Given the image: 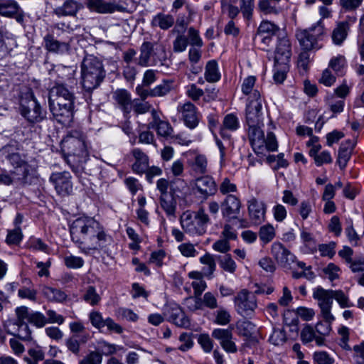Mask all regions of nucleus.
I'll return each instance as SVG.
<instances>
[{
    "label": "nucleus",
    "mask_w": 364,
    "mask_h": 364,
    "mask_svg": "<svg viewBox=\"0 0 364 364\" xmlns=\"http://www.w3.org/2000/svg\"><path fill=\"white\" fill-rule=\"evenodd\" d=\"M16 318L13 320H9L7 321L9 326H12L14 329V332L8 333L24 341H29L31 339V330L28 326L26 321L24 318H21V314L15 309Z\"/></svg>",
    "instance_id": "17"
},
{
    "label": "nucleus",
    "mask_w": 364,
    "mask_h": 364,
    "mask_svg": "<svg viewBox=\"0 0 364 364\" xmlns=\"http://www.w3.org/2000/svg\"><path fill=\"white\" fill-rule=\"evenodd\" d=\"M266 207L263 202L253 198L248 201V212L251 220L259 225L264 220Z\"/></svg>",
    "instance_id": "25"
},
{
    "label": "nucleus",
    "mask_w": 364,
    "mask_h": 364,
    "mask_svg": "<svg viewBox=\"0 0 364 364\" xmlns=\"http://www.w3.org/2000/svg\"><path fill=\"white\" fill-rule=\"evenodd\" d=\"M172 88L171 80H164L162 83L151 90V97H163L167 95Z\"/></svg>",
    "instance_id": "44"
},
{
    "label": "nucleus",
    "mask_w": 364,
    "mask_h": 364,
    "mask_svg": "<svg viewBox=\"0 0 364 364\" xmlns=\"http://www.w3.org/2000/svg\"><path fill=\"white\" fill-rule=\"evenodd\" d=\"M153 43L145 41L140 48V55L139 57L138 64L142 67L157 65L159 63L161 66L168 67V59L164 48L161 47L159 53H154Z\"/></svg>",
    "instance_id": "9"
},
{
    "label": "nucleus",
    "mask_w": 364,
    "mask_h": 364,
    "mask_svg": "<svg viewBox=\"0 0 364 364\" xmlns=\"http://www.w3.org/2000/svg\"><path fill=\"white\" fill-rule=\"evenodd\" d=\"M269 341L274 346H279L286 341V334L284 330L279 328H274L272 333L270 335Z\"/></svg>",
    "instance_id": "53"
},
{
    "label": "nucleus",
    "mask_w": 364,
    "mask_h": 364,
    "mask_svg": "<svg viewBox=\"0 0 364 364\" xmlns=\"http://www.w3.org/2000/svg\"><path fill=\"white\" fill-rule=\"evenodd\" d=\"M83 8V5L76 0H65L61 5L53 9V14L58 18L75 17Z\"/></svg>",
    "instance_id": "19"
},
{
    "label": "nucleus",
    "mask_w": 364,
    "mask_h": 364,
    "mask_svg": "<svg viewBox=\"0 0 364 364\" xmlns=\"http://www.w3.org/2000/svg\"><path fill=\"white\" fill-rule=\"evenodd\" d=\"M230 321V314L224 308H220L215 312V323L220 326H225L228 325Z\"/></svg>",
    "instance_id": "47"
},
{
    "label": "nucleus",
    "mask_w": 364,
    "mask_h": 364,
    "mask_svg": "<svg viewBox=\"0 0 364 364\" xmlns=\"http://www.w3.org/2000/svg\"><path fill=\"white\" fill-rule=\"evenodd\" d=\"M28 353L33 358V360L28 357L23 358L28 364H37L38 361L43 360L44 358V353L39 347L30 348Z\"/></svg>",
    "instance_id": "49"
},
{
    "label": "nucleus",
    "mask_w": 364,
    "mask_h": 364,
    "mask_svg": "<svg viewBox=\"0 0 364 364\" xmlns=\"http://www.w3.org/2000/svg\"><path fill=\"white\" fill-rule=\"evenodd\" d=\"M219 190L223 195H230V193L237 191V186L235 183H231L228 178H225L220 185Z\"/></svg>",
    "instance_id": "62"
},
{
    "label": "nucleus",
    "mask_w": 364,
    "mask_h": 364,
    "mask_svg": "<svg viewBox=\"0 0 364 364\" xmlns=\"http://www.w3.org/2000/svg\"><path fill=\"white\" fill-rule=\"evenodd\" d=\"M151 23L154 26H159L163 30H166L173 25L174 18L171 15L159 14L154 17Z\"/></svg>",
    "instance_id": "41"
},
{
    "label": "nucleus",
    "mask_w": 364,
    "mask_h": 364,
    "mask_svg": "<svg viewBox=\"0 0 364 364\" xmlns=\"http://www.w3.org/2000/svg\"><path fill=\"white\" fill-rule=\"evenodd\" d=\"M324 35V26L322 20L307 29L297 30L296 37L301 46L306 50L319 48L318 41Z\"/></svg>",
    "instance_id": "7"
},
{
    "label": "nucleus",
    "mask_w": 364,
    "mask_h": 364,
    "mask_svg": "<svg viewBox=\"0 0 364 364\" xmlns=\"http://www.w3.org/2000/svg\"><path fill=\"white\" fill-rule=\"evenodd\" d=\"M207 159L204 155H197L193 163V169L196 173H205L207 172Z\"/></svg>",
    "instance_id": "54"
},
{
    "label": "nucleus",
    "mask_w": 364,
    "mask_h": 364,
    "mask_svg": "<svg viewBox=\"0 0 364 364\" xmlns=\"http://www.w3.org/2000/svg\"><path fill=\"white\" fill-rule=\"evenodd\" d=\"M71 176L68 171L57 172L51 174L50 181L55 186L57 193L61 196H68L73 191Z\"/></svg>",
    "instance_id": "13"
},
{
    "label": "nucleus",
    "mask_w": 364,
    "mask_h": 364,
    "mask_svg": "<svg viewBox=\"0 0 364 364\" xmlns=\"http://www.w3.org/2000/svg\"><path fill=\"white\" fill-rule=\"evenodd\" d=\"M86 5L90 11L99 14H112L117 9L114 3L105 0H86Z\"/></svg>",
    "instance_id": "28"
},
{
    "label": "nucleus",
    "mask_w": 364,
    "mask_h": 364,
    "mask_svg": "<svg viewBox=\"0 0 364 364\" xmlns=\"http://www.w3.org/2000/svg\"><path fill=\"white\" fill-rule=\"evenodd\" d=\"M188 191L187 183L181 178H175L171 182V194L178 198H183Z\"/></svg>",
    "instance_id": "39"
},
{
    "label": "nucleus",
    "mask_w": 364,
    "mask_h": 364,
    "mask_svg": "<svg viewBox=\"0 0 364 364\" xmlns=\"http://www.w3.org/2000/svg\"><path fill=\"white\" fill-rule=\"evenodd\" d=\"M262 104L260 93L254 90L249 97L245 109V120L247 126L264 125Z\"/></svg>",
    "instance_id": "10"
},
{
    "label": "nucleus",
    "mask_w": 364,
    "mask_h": 364,
    "mask_svg": "<svg viewBox=\"0 0 364 364\" xmlns=\"http://www.w3.org/2000/svg\"><path fill=\"white\" fill-rule=\"evenodd\" d=\"M354 146V141L350 139L345 141L341 144L338 153L337 163L341 169L346 166L348 161L350 159Z\"/></svg>",
    "instance_id": "29"
},
{
    "label": "nucleus",
    "mask_w": 364,
    "mask_h": 364,
    "mask_svg": "<svg viewBox=\"0 0 364 364\" xmlns=\"http://www.w3.org/2000/svg\"><path fill=\"white\" fill-rule=\"evenodd\" d=\"M259 236L263 242L268 243L275 236L274 227L269 224L262 226L259 229Z\"/></svg>",
    "instance_id": "46"
},
{
    "label": "nucleus",
    "mask_w": 364,
    "mask_h": 364,
    "mask_svg": "<svg viewBox=\"0 0 364 364\" xmlns=\"http://www.w3.org/2000/svg\"><path fill=\"white\" fill-rule=\"evenodd\" d=\"M176 38L173 43V48L175 52H182L186 49L188 38L183 33H178Z\"/></svg>",
    "instance_id": "64"
},
{
    "label": "nucleus",
    "mask_w": 364,
    "mask_h": 364,
    "mask_svg": "<svg viewBox=\"0 0 364 364\" xmlns=\"http://www.w3.org/2000/svg\"><path fill=\"white\" fill-rule=\"evenodd\" d=\"M212 336L220 341V343L224 342L230 338H232L233 335L231 329L225 328H215L212 332Z\"/></svg>",
    "instance_id": "55"
},
{
    "label": "nucleus",
    "mask_w": 364,
    "mask_h": 364,
    "mask_svg": "<svg viewBox=\"0 0 364 364\" xmlns=\"http://www.w3.org/2000/svg\"><path fill=\"white\" fill-rule=\"evenodd\" d=\"M153 120L148 124V129H154L158 135L168 137L171 136L173 129L168 122L161 120L157 112L155 109L151 111Z\"/></svg>",
    "instance_id": "26"
},
{
    "label": "nucleus",
    "mask_w": 364,
    "mask_h": 364,
    "mask_svg": "<svg viewBox=\"0 0 364 364\" xmlns=\"http://www.w3.org/2000/svg\"><path fill=\"white\" fill-rule=\"evenodd\" d=\"M280 32L281 31L279 26L269 21H263L261 22L257 29V34H258V36H262L264 35L272 36L278 35V36H280Z\"/></svg>",
    "instance_id": "40"
},
{
    "label": "nucleus",
    "mask_w": 364,
    "mask_h": 364,
    "mask_svg": "<svg viewBox=\"0 0 364 364\" xmlns=\"http://www.w3.org/2000/svg\"><path fill=\"white\" fill-rule=\"evenodd\" d=\"M291 47L290 41L285 35L278 36L274 56L276 63L289 64L291 55Z\"/></svg>",
    "instance_id": "20"
},
{
    "label": "nucleus",
    "mask_w": 364,
    "mask_h": 364,
    "mask_svg": "<svg viewBox=\"0 0 364 364\" xmlns=\"http://www.w3.org/2000/svg\"><path fill=\"white\" fill-rule=\"evenodd\" d=\"M238 334L247 338H250L255 329V326L250 321H241L237 323Z\"/></svg>",
    "instance_id": "43"
},
{
    "label": "nucleus",
    "mask_w": 364,
    "mask_h": 364,
    "mask_svg": "<svg viewBox=\"0 0 364 364\" xmlns=\"http://www.w3.org/2000/svg\"><path fill=\"white\" fill-rule=\"evenodd\" d=\"M178 249L181 255L186 257H194L198 253L194 245L190 242L181 244Z\"/></svg>",
    "instance_id": "61"
},
{
    "label": "nucleus",
    "mask_w": 364,
    "mask_h": 364,
    "mask_svg": "<svg viewBox=\"0 0 364 364\" xmlns=\"http://www.w3.org/2000/svg\"><path fill=\"white\" fill-rule=\"evenodd\" d=\"M135 159L132 165V170L137 173H144L149 167V158L141 149L136 148L132 151Z\"/></svg>",
    "instance_id": "30"
},
{
    "label": "nucleus",
    "mask_w": 364,
    "mask_h": 364,
    "mask_svg": "<svg viewBox=\"0 0 364 364\" xmlns=\"http://www.w3.org/2000/svg\"><path fill=\"white\" fill-rule=\"evenodd\" d=\"M102 361V353L97 351H91L85 355L79 364H101Z\"/></svg>",
    "instance_id": "56"
},
{
    "label": "nucleus",
    "mask_w": 364,
    "mask_h": 364,
    "mask_svg": "<svg viewBox=\"0 0 364 364\" xmlns=\"http://www.w3.org/2000/svg\"><path fill=\"white\" fill-rule=\"evenodd\" d=\"M75 99L74 94L63 84H57L50 90L49 108L59 123L67 124L72 121Z\"/></svg>",
    "instance_id": "2"
},
{
    "label": "nucleus",
    "mask_w": 364,
    "mask_h": 364,
    "mask_svg": "<svg viewBox=\"0 0 364 364\" xmlns=\"http://www.w3.org/2000/svg\"><path fill=\"white\" fill-rule=\"evenodd\" d=\"M234 301L236 311L242 316L252 315L257 306L255 295L245 289L240 291Z\"/></svg>",
    "instance_id": "12"
},
{
    "label": "nucleus",
    "mask_w": 364,
    "mask_h": 364,
    "mask_svg": "<svg viewBox=\"0 0 364 364\" xmlns=\"http://www.w3.org/2000/svg\"><path fill=\"white\" fill-rule=\"evenodd\" d=\"M240 10L245 18L250 19L252 16L255 7V0H240Z\"/></svg>",
    "instance_id": "59"
},
{
    "label": "nucleus",
    "mask_w": 364,
    "mask_h": 364,
    "mask_svg": "<svg viewBox=\"0 0 364 364\" xmlns=\"http://www.w3.org/2000/svg\"><path fill=\"white\" fill-rule=\"evenodd\" d=\"M113 99L125 112H129L132 106L130 93L125 89H117L113 92Z\"/></svg>",
    "instance_id": "31"
},
{
    "label": "nucleus",
    "mask_w": 364,
    "mask_h": 364,
    "mask_svg": "<svg viewBox=\"0 0 364 364\" xmlns=\"http://www.w3.org/2000/svg\"><path fill=\"white\" fill-rule=\"evenodd\" d=\"M170 319L178 327L189 328L191 326L190 319L179 306L172 308Z\"/></svg>",
    "instance_id": "32"
},
{
    "label": "nucleus",
    "mask_w": 364,
    "mask_h": 364,
    "mask_svg": "<svg viewBox=\"0 0 364 364\" xmlns=\"http://www.w3.org/2000/svg\"><path fill=\"white\" fill-rule=\"evenodd\" d=\"M70 41L71 39L68 41H60L50 33H48L43 37L45 48L49 52L58 54L68 53L70 50Z\"/></svg>",
    "instance_id": "22"
},
{
    "label": "nucleus",
    "mask_w": 364,
    "mask_h": 364,
    "mask_svg": "<svg viewBox=\"0 0 364 364\" xmlns=\"http://www.w3.org/2000/svg\"><path fill=\"white\" fill-rule=\"evenodd\" d=\"M331 331V323L327 322L319 321L315 326L306 323L301 330L300 338L303 344L315 341L316 346H323L326 345V338Z\"/></svg>",
    "instance_id": "6"
},
{
    "label": "nucleus",
    "mask_w": 364,
    "mask_h": 364,
    "mask_svg": "<svg viewBox=\"0 0 364 364\" xmlns=\"http://www.w3.org/2000/svg\"><path fill=\"white\" fill-rule=\"evenodd\" d=\"M62 149L68 155L84 156L87 155L85 135L77 130H72L62 141Z\"/></svg>",
    "instance_id": "8"
},
{
    "label": "nucleus",
    "mask_w": 364,
    "mask_h": 364,
    "mask_svg": "<svg viewBox=\"0 0 364 364\" xmlns=\"http://www.w3.org/2000/svg\"><path fill=\"white\" fill-rule=\"evenodd\" d=\"M89 318L94 327L100 329L105 326V319L103 318L100 312L91 311L89 314Z\"/></svg>",
    "instance_id": "63"
},
{
    "label": "nucleus",
    "mask_w": 364,
    "mask_h": 364,
    "mask_svg": "<svg viewBox=\"0 0 364 364\" xmlns=\"http://www.w3.org/2000/svg\"><path fill=\"white\" fill-rule=\"evenodd\" d=\"M336 243L335 242H330L328 244H320L318 245V250L321 257H328L333 258L336 254Z\"/></svg>",
    "instance_id": "50"
},
{
    "label": "nucleus",
    "mask_w": 364,
    "mask_h": 364,
    "mask_svg": "<svg viewBox=\"0 0 364 364\" xmlns=\"http://www.w3.org/2000/svg\"><path fill=\"white\" fill-rule=\"evenodd\" d=\"M264 125L247 126V134L250 143L257 154H264L265 136L262 127Z\"/></svg>",
    "instance_id": "16"
},
{
    "label": "nucleus",
    "mask_w": 364,
    "mask_h": 364,
    "mask_svg": "<svg viewBox=\"0 0 364 364\" xmlns=\"http://www.w3.org/2000/svg\"><path fill=\"white\" fill-rule=\"evenodd\" d=\"M289 70L288 64H279L274 62V80L277 83H282L287 77Z\"/></svg>",
    "instance_id": "45"
},
{
    "label": "nucleus",
    "mask_w": 364,
    "mask_h": 364,
    "mask_svg": "<svg viewBox=\"0 0 364 364\" xmlns=\"http://www.w3.org/2000/svg\"><path fill=\"white\" fill-rule=\"evenodd\" d=\"M333 299H335L341 308H348L353 306V304L350 302L348 297L341 290H332Z\"/></svg>",
    "instance_id": "51"
},
{
    "label": "nucleus",
    "mask_w": 364,
    "mask_h": 364,
    "mask_svg": "<svg viewBox=\"0 0 364 364\" xmlns=\"http://www.w3.org/2000/svg\"><path fill=\"white\" fill-rule=\"evenodd\" d=\"M20 11V6L14 0H3L0 1V15L13 17Z\"/></svg>",
    "instance_id": "35"
},
{
    "label": "nucleus",
    "mask_w": 364,
    "mask_h": 364,
    "mask_svg": "<svg viewBox=\"0 0 364 364\" xmlns=\"http://www.w3.org/2000/svg\"><path fill=\"white\" fill-rule=\"evenodd\" d=\"M42 292L43 296L52 302L63 303L68 298L67 294L63 291L50 287H44Z\"/></svg>",
    "instance_id": "33"
},
{
    "label": "nucleus",
    "mask_w": 364,
    "mask_h": 364,
    "mask_svg": "<svg viewBox=\"0 0 364 364\" xmlns=\"http://www.w3.org/2000/svg\"><path fill=\"white\" fill-rule=\"evenodd\" d=\"M356 21V18L349 17L348 20L338 22L333 29L331 35L334 44L340 46L346 39L350 29V26Z\"/></svg>",
    "instance_id": "23"
},
{
    "label": "nucleus",
    "mask_w": 364,
    "mask_h": 364,
    "mask_svg": "<svg viewBox=\"0 0 364 364\" xmlns=\"http://www.w3.org/2000/svg\"><path fill=\"white\" fill-rule=\"evenodd\" d=\"M209 222V216L203 208H200L197 212L185 211L180 218L183 230L191 235H203L206 232Z\"/></svg>",
    "instance_id": "4"
},
{
    "label": "nucleus",
    "mask_w": 364,
    "mask_h": 364,
    "mask_svg": "<svg viewBox=\"0 0 364 364\" xmlns=\"http://www.w3.org/2000/svg\"><path fill=\"white\" fill-rule=\"evenodd\" d=\"M175 196L170 194L160 196V204L163 210L168 215H174L176 210Z\"/></svg>",
    "instance_id": "38"
},
{
    "label": "nucleus",
    "mask_w": 364,
    "mask_h": 364,
    "mask_svg": "<svg viewBox=\"0 0 364 364\" xmlns=\"http://www.w3.org/2000/svg\"><path fill=\"white\" fill-rule=\"evenodd\" d=\"M19 109L21 114L31 123L39 122L46 117V112L42 109L31 90L21 94Z\"/></svg>",
    "instance_id": "5"
},
{
    "label": "nucleus",
    "mask_w": 364,
    "mask_h": 364,
    "mask_svg": "<svg viewBox=\"0 0 364 364\" xmlns=\"http://www.w3.org/2000/svg\"><path fill=\"white\" fill-rule=\"evenodd\" d=\"M316 364H333L334 359L325 351L315 352L313 355Z\"/></svg>",
    "instance_id": "57"
},
{
    "label": "nucleus",
    "mask_w": 364,
    "mask_h": 364,
    "mask_svg": "<svg viewBox=\"0 0 364 364\" xmlns=\"http://www.w3.org/2000/svg\"><path fill=\"white\" fill-rule=\"evenodd\" d=\"M105 75L101 60L92 55L85 56L81 63V83L85 90L90 92L99 87Z\"/></svg>",
    "instance_id": "3"
},
{
    "label": "nucleus",
    "mask_w": 364,
    "mask_h": 364,
    "mask_svg": "<svg viewBox=\"0 0 364 364\" xmlns=\"http://www.w3.org/2000/svg\"><path fill=\"white\" fill-rule=\"evenodd\" d=\"M219 264L225 271L230 273H234L237 267L235 261L229 254L225 255L223 257H220Z\"/></svg>",
    "instance_id": "48"
},
{
    "label": "nucleus",
    "mask_w": 364,
    "mask_h": 364,
    "mask_svg": "<svg viewBox=\"0 0 364 364\" xmlns=\"http://www.w3.org/2000/svg\"><path fill=\"white\" fill-rule=\"evenodd\" d=\"M70 235L74 242L85 252L105 250L112 242L104 227L93 218L81 217L73 221Z\"/></svg>",
    "instance_id": "1"
},
{
    "label": "nucleus",
    "mask_w": 364,
    "mask_h": 364,
    "mask_svg": "<svg viewBox=\"0 0 364 364\" xmlns=\"http://www.w3.org/2000/svg\"><path fill=\"white\" fill-rule=\"evenodd\" d=\"M7 160L16 168L22 170V176L18 179L22 183H26V178L29 173V165L25 159V156H21L18 153H11L6 156Z\"/></svg>",
    "instance_id": "27"
},
{
    "label": "nucleus",
    "mask_w": 364,
    "mask_h": 364,
    "mask_svg": "<svg viewBox=\"0 0 364 364\" xmlns=\"http://www.w3.org/2000/svg\"><path fill=\"white\" fill-rule=\"evenodd\" d=\"M313 297L318 301L323 318L327 323H331L335 319L331 313L333 304L332 290H326L322 287H317L314 291Z\"/></svg>",
    "instance_id": "11"
},
{
    "label": "nucleus",
    "mask_w": 364,
    "mask_h": 364,
    "mask_svg": "<svg viewBox=\"0 0 364 364\" xmlns=\"http://www.w3.org/2000/svg\"><path fill=\"white\" fill-rule=\"evenodd\" d=\"M178 110L182 113L185 124L190 129H194L198 124V116L196 106L190 102L178 107Z\"/></svg>",
    "instance_id": "24"
},
{
    "label": "nucleus",
    "mask_w": 364,
    "mask_h": 364,
    "mask_svg": "<svg viewBox=\"0 0 364 364\" xmlns=\"http://www.w3.org/2000/svg\"><path fill=\"white\" fill-rule=\"evenodd\" d=\"M82 299L86 303L92 306H97L101 301V296L93 286H88L85 289Z\"/></svg>",
    "instance_id": "42"
},
{
    "label": "nucleus",
    "mask_w": 364,
    "mask_h": 364,
    "mask_svg": "<svg viewBox=\"0 0 364 364\" xmlns=\"http://www.w3.org/2000/svg\"><path fill=\"white\" fill-rule=\"evenodd\" d=\"M221 213L223 218L237 219L240 212L241 201L235 195H228L220 204Z\"/></svg>",
    "instance_id": "14"
},
{
    "label": "nucleus",
    "mask_w": 364,
    "mask_h": 364,
    "mask_svg": "<svg viewBox=\"0 0 364 364\" xmlns=\"http://www.w3.org/2000/svg\"><path fill=\"white\" fill-rule=\"evenodd\" d=\"M200 262L204 265L202 269L204 276L208 279L212 278L216 269L214 257L209 253H206L200 257Z\"/></svg>",
    "instance_id": "36"
},
{
    "label": "nucleus",
    "mask_w": 364,
    "mask_h": 364,
    "mask_svg": "<svg viewBox=\"0 0 364 364\" xmlns=\"http://www.w3.org/2000/svg\"><path fill=\"white\" fill-rule=\"evenodd\" d=\"M346 65V60L343 56H338L333 58L329 63V67L332 68L338 75L343 74V70Z\"/></svg>",
    "instance_id": "58"
},
{
    "label": "nucleus",
    "mask_w": 364,
    "mask_h": 364,
    "mask_svg": "<svg viewBox=\"0 0 364 364\" xmlns=\"http://www.w3.org/2000/svg\"><path fill=\"white\" fill-rule=\"evenodd\" d=\"M193 186L203 199L214 196L217 192V185L213 177L205 175L196 178Z\"/></svg>",
    "instance_id": "15"
},
{
    "label": "nucleus",
    "mask_w": 364,
    "mask_h": 364,
    "mask_svg": "<svg viewBox=\"0 0 364 364\" xmlns=\"http://www.w3.org/2000/svg\"><path fill=\"white\" fill-rule=\"evenodd\" d=\"M16 310L21 314V318H24L37 328H43L47 323V318L39 311H30L26 306H18Z\"/></svg>",
    "instance_id": "21"
},
{
    "label": "nucleus",
    "mask_w": 364,
    "mask_h": 364,
    "mask_svg": "<svg viewBox=\"0 0 364 364\" xmlns=\"http://www.w3.org/2000/svg\"><path fill=\"white\" fill-rule=\"evenodd\" d=\"M240 127V122L237 117L234 114H227L223 122V126L220 128V135L223 137H228L226 131H236Z\"/></svg>",
    "instance_id": "34"
},
{
    "label": "nucleus",
    "mask_w": 364,
    "mask_h": 364,
    "mask_svg": "<svg viewBox=\"0 0 364 364\" xmlns=\"http://www.w3.org/2000/svg\"><path fill=\"white\" fill-rule=\"evenodd\" d=\"M264 153L267 151H275L278 148V143L276 136L273 132H268L265 137V144H264Z\"/></svg>",
    "instance_id": "60"
},
{
    "label": "nucleus",
    "mask_w": 364,
    "mask_h": 364,
    "mask_svg": "<svg viewBox=\"0 0 364 364\" xmlns=\"http://www.w3.org/2000/svg\"><path fill=\"white\" fill-rule=\"evenodd\" d=\"M205 79L208 82H216L220 79V73L218 70V63L215 60H210L207 63L204 73Z\"/></svg>",
    "instance_id": "37"
},
{
    "label": "nucleus",
    "mask_w": 364,
    "mask_h": 364,
    "mask_svg": "<svg viewBox=\"0 0 364 364\" xmlns=\"http://www.w3.org/2000/svg\"><path fill=\"white\" fill-rule=\"evenodd\" d=\"M272 254L284 268L290 269L291 264L295 262V256L280 242L272 244Z\"/></svg>",
    "instance_id": "18"
},
{
    "label": "nucleus",
    "mask_w": 364,
    "mask_h": 364,
    "mask_svg": "<svg viewBox=\"0 0 364 364\" xmlns=\"http://www.w3.org/2000/svg\"><path fill=\"white\" fill-rule=\"evenodd\" d=\"M283 321L286 326H291L293 328L291 331H297L298 330V323L299 318L296 314L291 311H287L284 313L283 315Z\"/></svg>",
    "instance_id": "52"
}]
</instances>
